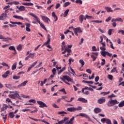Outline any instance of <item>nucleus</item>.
<instances>
[{
    "instance_id": "1",
    "label": "nucleus",
    "mask_w": 124,
    "mask_h": 124,
    "mask_svg": "<svg viewBox=\"0 0 124 124\" xmlns=\"http://www.w3.org/2000/svg\"><path fill=\"white\" fill-rule=\"evenodd\" d=\"M28 15L34 18V21L32 22V23L34 24H39V25H40V27H41L42 29H44V30L45 31H47V29H46L45 25H44L43 24L41 23V22H40V19L39 18V17H38V16H37L35 15H34V14L32 13H28Z\"/></svg>"
},
{
    "instance_id": "2",
    "label": "nucleus",
    "mask_w": 124,
    "mask_h": 124,
    "mask_svg": "<svg viewBox=\"0 0 124 124\" xmlns=\"http://www.w3.org/2000/svg\"><path fill=\"white\" fill-rule=\"evenodd\" d=\"M73 47V45H68L67 46H61V51H63L61 53L62 54H64L65 53H68L67 55H64L63 56L64 57H68L70 55V52H71V50L70 48Z\"/></svg>"
},
{
    "instance_id": "3",
    "label": "nucleus",
    "mask_w": 124,
    "mask_h": 124,
    "mask_svg": "<svg viewBox=\"0 0 124 124\" xmlns=\"http://www.w3.org/2000/svg\"><path fill=\"white\" fill-rule=\"evenodd\" d=\"M75 118V117H73L72 118L69 120V121L68 120V118L66 117L63 119V120H61L60 121H59L58 123H56L55 124H74V119Z\"/></svg>"
},
{
    "instance_id": "4",
    "label": "nucleus",
    "mask_w": 124,
    "mask_h": 124,
    "mask_svg": "<svg viewBox=\"0 0 124 124\" xmlns=\"http://www.w3.org/2000/svg\"><path fill=\"white\" fill-rule=\"evenodd\" d=\"M118 101H117V100L114 99H110L109 101H108V103L107 104V106L108 107H113L114 106L118 104Z\"/></svg>"
},
{
    "instance_id": "5",
    "label": "nucleus",
    "mask_w": 124,
    "mask_h": 124,
    "mask_svg": "<svg viewBox=\"0 0 124 124\" xmlns=\"http://www.w3.org/2000/svg\"><path fill=\"white\" fill-rule=\"evenodd\" d=\"M82 110V107L78 106V108H67V111L68 112H74L76 111H80Z\"/></svg>"
},
{
    "instance_id": "6",
    "label": "nucleus",
    "mask_w": 124,
    "mask_h": 124,
    "mask_svg": "<svg viewBox=\"0 0 124 124\" xmlns=\"http://www.w3.org/2000/svg\"><path fill=\"white\" fill-rule=\"evenodd\" d=\"M81 76L83 77V79L84 80H87L88 79H89V80H92L95 78V74H93V75H91V77H88L87 74H83V75H79L78 77H81Z\"/></svg>"
},
{
    "instance_id": "7",
    "label": "nucleus",
    "mask_w": 124,
    "mask_h": 124,
    "mask_svg": "<svg viewBox=\"0 0 124 124\" xmlns=\"http://www.w3.org/2000/svg\"><path fill=\"white\" fill-rule=\"evenodd\" d=\"M50 44V35L48 34L47 35V42H45L43 45H42V47H44V46H46L47 48H50V46L48 45Z\"/></svg>"
},
{
    "instance_id": "8",
    "label": "nucleus",
    "mask_w": 124,
    "mask_h": 124,
    "mask_svg": "<svg viewBox=\"0 0 124 124\" xmlns=\"http://www.w3.org/2000/svg\"><path fill=\"white\" fill-rule=\"evenodd\" d=\"M101 50H102V51H101V55H102V56L105 57L108 56V57H111V56H112V54H111L107 51H105V50H102L101 49Z\"/></svg>"
},
{
    "instance_id": "9",
    "label": "nucleus",
    "mask_w": 124,
    "mask_h": 124,
    "mask_svg": "<svg viewBox=\"0 0 124 124\" xmlns=\"http://www.w3.org/2000/svg\"><path fill=\"white\" fill-rule=\"evenodd\" d=\"M99 39H101V41H99V43H100L101 45H102V46H101V47H99V49H100L102 50H106V48H105V42H103V37H102V36L99 37Z\"/></svg>"
},
{
    "instance_id": "10",
    "label": "nucleus",
    "mask_w": 124,
    "mask_h": 124,
    "mask_svg": "<svg viewBox=\"0 0 124 124\" xmlns=\"http://www.w3.org/2000/svg\"><path fill=\"white\" fill-rule=\"evenodd\" d=\"M73 31H74V33H75V35H76V36H78V34L77 33H82V30H81V28H79V27L74 28Z\"/></svg>"
},
{
    "instance_id": "11",
    "label": "nucleus",
    "mask_w": 124,
    "mask_h": 124,
    "mask_svg": "<svg viewBox=\"0 0 124 124\" xmlns=\"http://www.w3.org/2000/svg\"><path fill=\"white\" fill-rule=\"evenodd\" d=\"M91 54H93L90 55V58H91V59H93V62H95V61H96V59H97V56H98V53L91 52Z\"/></svg>"
},
{
    "instance_id": "12",
    "label": "nucleus",
    "mask_w": 124,
    "mask_h": 124,
    "mask_svg": "<svg viewBox=\"0 0 124 124\" xmlns=\"http://www.w3.org/2000/svg\"><path fill=\"white\" fill-rule=\"evenodd\" d=\"M36 103H38L39 107L40 108H47V105H46V104L42 101H36Z\"/></svg>"
},
{
    "instance_id": "13",
    "label": "nucleus",
    "mask_w": 124,
    "mask_h": 124,
    "mask_svg": "<svg viewBox=\"0 0 124 124\" xmlns=\"http://www.w3.org/2000/svg\"><path fill=\"white\" fill-rule=\"evenodd\" d=\"M101 122L103 124H112V123H111V120L107 118H102V119H101Z\"/></svg>"
},
{
    "instance_id": "14",
    "label": "nucleus",
    "mask_w": 124,
    "mask_h": 124,
    "mask_svg": "<svg viewBox=\"0 0 124 124\" xmlns=\"http://www.w3.org/2000/svg\"><path fill=\"white\" fill-rule=\"evenodd\" d=\"M41 17V19H42V21H44L45 23H46L47 24H49L50 21V19H49V18H48L47 16H40Z\"/></svg>"
},
{
    "instance_id": "15",
    "label": "nucleus",
    "mask_w": 124,
    "mask_h": 124,
    "mask_svg": "<svg viewBox=\"0 0 124 124\" xmlns=\"http://www.w3.org/2000/svg\"><path fill=\"white\" fill-rule=\"evenodd\" d=\"M61 80L63 79L64 81L67 80L68 82H73V79H71L67 76H63L62 78H60Z\"/></svg>"
},
{
    "instance_id": "16",
    "label": "nucleus",
    "mask_w": 124,
    "mask_h": 124,
    "mask_svg": "<svg viewBox=\"0 0 124 124\" xmlns=\"http://www.w3.org/2000/svg\"><path fill=\"white\" fill-rule=\"evenodd\" d=\"M13 18H15L16 19H20L21 20H25L27 21V22H30V20H28V18H24L22 17L19 16H13Z\"/></svg>"
},
{
    "instance_id": "17",
    "label": "nucleus",
    "mask_w": 124,
    "mask_h": 124,
    "mask_svg": "<svg viewBox=\"0 0 124 124\" xmlns=\"http://www.w3.org/2000/svg\"><path fill=\"white\" fill-rule=\"evenodd\" d=\"M87 19H88L84 18V16L82 15H79L78 16V20L79 21V23H81V24L83 22V20H86Z\"/></svg>"
},
{
    "instance_id": "18",
    "label": "nucleus",
    "mask_w": 124,
    "mask_h": 124,
    "mask_svg": "<svg viewBox=\"0 0 124 124\" xmlns=\"http://www.w3.org/2000/svg\"><path fill=\"white\" fill-rule=\"evenodd\" d=\"M105 102V97H102L101 98L97 100V103H98V104H102Z\"/></svg>"
},
{
    "instance_id": "19",
    "label": "nucleus",
    "mask_w": 124,
    "mask_h": 124,
    "mask_svg": "<svg viewBox=\"0 0 124 124\" xmlns=\"http://www.w3.org/2000/svg\"><path fill=\"white\" fill-rule=\"evenodd\" d=\"M36 63H38V61H35V62H33V63H32V64L30 66V67H28L27 72H30L31 68H33V67L35 66V65H36Z\"/></svg>"
},
{
    "instance_id": "20",
    "label": "nucleus",
    "mask_w": 124,
    "mask_h": 124,
    "mask_svg": "<svg viewBox=\"0 0 124 124\" xmlns=\"http://www.w3.org/2000/svg\"><path fill=\"white\" fill-rule=\"evenodd\" d=\"M6 17H7V14H1L0 16V20H4Z\"/></svg>"
},
{
    "instance_id": "21",
    "label": "nucleus",
    "mask_w": 124,
    "mask_h": 124,
    "mask_svg": "<svg viewBox=\"0 0 124 124\" xmlns=\"http://www.w3.org/2000/svg\"><path fill=\"white\" fill-rule=\"evenodd\" d=\"M80 116L83 118H85L86 119H89V116L87 114L85 113H79V114L76 115V117Z\"/></svg>"
},
{
    "instance_id": "22",
    "label": "nucleus",
    "mask_w": 124,
    "mask_h": 124,
    "mask_svg": "<svg viewBox=\"0 0 124 124\" xmlns=\"http://www.w3.org/2000/svg\"><path fill=\"white\" fill-rule=\"evenodd\" d=\"M25 25L26 26V28H25V30H26V31L31 32V29L30 28L31 27V24L30 23L25 24Z\"/></svg>"
},
{
    "instance_id": "23",
    "label": "nucleus",
    "mask_w": 124,
    "mask_h": 124,
    "mask_svg": "<svg viewBox=\"0 0 124 124\" xmlns=\"http://www.w3.org/2000/svg\"><path fill=\"white\" fill-rule=\"evenodd\" d=\"M123 22V20L121 18H112L111 20V22Z\"/></svg>"
},
{
    "instance_id": "24",
    "label": "nucleus",
    "mask_w": 124,
    "mask_h": 124,
    "mask_svg": "<svg viewBox=\"0 0 124 124\" xmlns=\"http://www.w3.org/2000/svg\"><path fill=\"white\" fill-rule=\"evenodd\" d=\"M93 112H94L95 114H98L99 113L102 112V109L98 108H96L95 109H93Z\"/></svg>"
},
{
    "instance_id": "25",
    "label": "nucleus",
    "mask_w": 124,
    "mask_h": 124,
    "mask_svg": "<svg viewBox=\"0 0 124 124\" xmlns=\"http://www.w3.org/2000/svg\"><path fill=\"white\" fill-rule=\"evenodd\" d=\"M78 101L79 102H82L83 103H88V101L87 100H85V99L83 98H78Z\"/></svg>"
},
{
    "instance_id": "26",
    "label": "nucleus",
    "mask_w": 124,
    "mask_h": 124,
    "mask_svg": "<svg viewBox=\"0 0 124 124\" xmlns=\"http://www.w3.org/2000/svg\"><path fill=\"white\" fill-rule=\"evenodd\" d=\"M28 81L27 80L24 81V82L21 83V84L18 85V88H20L21 87H24L26 86V84H27Z\"/></svg>"
},
{
    "instance_id": "27",
    "label": "nucleus",
    "mask_w": 124,
    "mask_h": 124,
    "mask_svg": "<svg viewBox=\"0 0 124 124\" xmlns=\"http://www.w3.org/2000/svg\"><path fill=\"white\" fill-rule=\"evenodd\" d=\"M8 74H10V71H7L3 75H1V77H3V78H7Z\"/></svg>"
},
{
    "instance_id": "28",
    "label": "nucleus",
    "mask_w": 124,
    "mask_h": 124,
    "mask_svg": "<svg viewBox=\"0 0 124 124\" xmlns=\"http://www.w3.org/2000/svg\"><path fill=\"white\" fill-rule=\"evenodd\" d=\"M8 106L6 104H3V108H1V112L4 111V110L7 109Z\"/></svg>"
},
{
    "instance_id": "29",
    "label": "nucleus",
    "mask_w": 124,
    "mask_h": 124,
    "mask_svg": "<svg viewBox=\"0 0 124 124\" xmlns=\"http://www.w3.org/2000/svg\"><path fill=\"white\" fill-rule=\"evenodd\" d=\"M105 10H107V12L108 13H113V10L111 9V8H110L109 7H107L105 8Z\"/></svg>"
},
{
    "instance_id": "30",
    "label": "nucleus",
    "mask_w": 124,
    "mask_h": 124,
    "mask_svg": "<svg viewBox=\"0 0 124 124\" xmlns=\"http://www.w3.org/2000/svg\"><path fill=\"white\" fill-rule=\"evenodd\" d=\"M52 16L54 18V22H56V21H58V17L56 16V15H55V12H53L52 13Z\"/></svg>"
},
{
    "instance_id": "31",
    "label": "nucleus",
    "mask_w": 124,
    "mask_h": 124,
    "mask_svg": "<svg viewBox=\"0 0 124 124\" xmlns=\"http://www.w3.org/2000/svg\"><path fill=\"white\" fill-rule=\"evenodd\" d=\"M10 23L13 24V25H22V23L21 22H12V21H10Z\"/></svg>"
},
{
    "instance_id": "32",
    "label": "nucleus",
    "mask_w": 124,
    "mask_h": 124,
    "mask_svg": "<svg viewBox=\"0 0 124 124\" xmlns=\"http://www.w3.org/2000/svg\"><path fill=\"white\" fill-rule=\"evenodd\" d=\"M22 5L27 6H33V4L30 2V3H22Z\"/></svg>"
},
{
    "instance_id": "33",
    "label": "nucleus",
    "mask_w": 124,
    "mask_h": 124,
    "mask_svg": "<svg viewBox=\"0 0 124 124\" xmlns=\"http://www.w3.org/2000/svg\"><path fill=\"white\" fill-rule=\"evenodd\" d=\"M68 13H69V9L66 10V11H64V13L63 14V17L67 16Z\"/></svg>"
},
{
    "instance_id": "34",
    "label": "nucleus",
    "mask_w": 124,
    "mask_h": 124,
    "mask_svg": "<svg viewBox=\"0 0 124 124\" xmlns=\"http://www.w3.org/2000/svg\"><path fill=\"white\" fill-rule=\"evenodd\" d=\"M84 18L87 19H93V16L88 15L84 16Z\"/></svg>"
},
{
    "instance_id": "35",
    "label": "nucleus",
    "mask_w": 124,
    "mask_h": 124,
    "mask_svg": "<svg viewBox=\"0 0 124 124\" xmlns=\"http://www.w3.org/2000/svg\"><path fill=\"white\" fill-rule=\"evenodd\" d=\"M58 114L61 115V116L63 117L64 116V115L63 114H67V112H65L64 111H60L58 112Z\"/></svg>"
},
{
    "instance_id": "36",
    "label": "nucleus",
    "mask_w": 124,
    "mask_h": 124,
    "mask_svg": "<svg viewBox=\"0 0 124 124\" xmlns=\"http://www.w3.org/2000/svg\"><path fill=\"white\" fill-rule=\"evenodd\" d=\"M14 114H13V112L9 113V118L13 119L14 117Z\"/></svg>"
},
{
    "instance_id": "37",
    "label": "nucleus",
    "mask_w": 124,
    "mask_h": 124,
    "mask_svg": "<svg viewBox=\"0 0 124 124\" xmlns=\"http://www.w3.org/2000/svg\"><path fill=\"white\" fill-rule=\"evenodd\" d=\"M34 56H35V53L30 54V55H28V56L26 57V58H31V59H33L34 58Z\"/></svg>"
},
{
    "instance_id": "38",
    "label": "nucleus",
    "mask_w": 124,
    "mask_h": 124,
    "mask_svg": "<svg viewBox=\"0 0 124 124\" xmlns=\"http://www.w3.org/2000/svg\"><path fill=\"white\" fill-rule=\"evenodd\" d=\"M19 10L20 12L24 11H25V6H20V8H16Z\"/></svg>"
},
{
    "instance_id": "39",
    "label": "nucleus",
    "mask_w": 124,
    "mask_h": 124,
    "mask_svg": "<svg viewBox=\"0 0 124 124\" xmlns=\"http://www.w3.org/2000/svg\"><path fill=\"white\" fill-rule=\"evenodd\" d=\"M9 49H10V50L11 51H15V52H16V48L14 47V46H10V47H9Z\"/></svg>"
},
{
    "instance_id": "40",
    "label": "nucleus",
    "mask_w": 124,
    "mask_h": 124,
    "mask_svg": "<svg viewBox=\"0 0 124 124\" xmlns=\"http://www.w3.org/2000/svg\"><path fill=\"white\" fill-rule=\"evenodd\" d=\"M124 107V101L121 102V103H119L118 104V107L122 108Z\"/></svg>"
},
{
    "instance_id": "41",
    "label": "nucleus",
    "mask_w": 124,
    "mask_h": 124,
    "mask_svg": "<svg viewBox=\"0 0 124 124\" xmlns=\"http://www.w3.org/2000/svg\"><path fill=\"white\" fill-rule=\"evenodd\" d=\"M113 32H115V30L110 29L108 31V34L109 35H111V33Z\"/></svg>"
},
{
    "instance_id": "42",
    "label": "nucleus",
    "mask_w": 124,
    "mask_h": 124,
    "mask_svg": "<svg viewBox=\"0 0 124 124\" xmlns=\"http://www.w3.org/2000/svg\"><path fill=\"white\" fill-rule=\"evenodd\" d=\"M91 22L99 24V23H102L103 21L102 20H93V21H91Z\"/></svg>"
},
{
    "instance_id": "43",
    "label": "nucleus",
    "mask_w": 124,
    "mask_h": 124,
    "mask_svg": "<svg viewBox=\"0 0 124 124\" xmlns=\"http://www.w3.org/2000/svg\"><path fill=\"white\" fill-rule=\"evenodd\" d=\"M82 82H83L84 83H87V84H93V82L90 81H87L85 80H82Z\"/></svg>"
},
{
    "instance_id": "44",
    "label": "nucleus",
    "mask_w": 124,
    "mask_h": 124,
    "mask_svg": "<svg viewBox=\"0 0 124 124\" xmlns=\"http://www.w3.org/2000/svg\"><path fill=\"white\" fill-rule=\"evenodd\" d=\"M28 118H30L31 120H32L35 122H40L41 121V120H40V119H34L33 118H31V117H28Z\"/></svg>"
},
{
    "instance_id": "45",
    "label": "nucleus",
    "mask_w": 124,
    "mask_h": 124,
    "mask_svg": "<svg viewBox=\"0 0 124 124\" xmlns=\"http://www.w3.org/2000/svg\"><path fill=\"white\" fill-rule=\"evenodd\" d=\"M16 62H15V63H13V65H12V70H16Z\"/></svg>"
},
{
    "instance_id": "46",
    "label": "nucleus",
    "mask_w": 124,
    "mask_h": 124,
    "mask_svg": "<svg viewBox=\"0 0 124 124\" xmlns=\"http://www.w3.org/2000/svg\"><path fill=\"white\" fill-rule=\"evenodd\" d=\"M70 5V2H66L63 4V7H64V8L67 7H68V6H69Z\"/></svg>"
},
{
    "instance_id": "47",
    "label": "nucleus",
    "mask_w": 124,
    "mask_h": 124,
    "mask_svg": "<svg viewBox=\"0 0 124 124\" xmlns=\"http://www.w3.org/2000/svg\"><path fill=\"white\" fill-rule=\"evenodd\" d=\"M110 93V91L108 92H102L101 93V95H103V96L107 95L108 94H109Z\"/></svg>"
},
{
    "instance_id": "48",
    "label": "nucleus",
    "mask_w": 124,
    "mask_h": 124,
    "mask_svg": "<svg viewBox=\"0 0 124 124\" xmlns=\"http://www.w3.org/2000/svg\"><path fill=\"white\" fill-rule=\"evenodd\" d=\"M20 96L19 95V94L16 93H16H13L12 94H10L9 95V96Z\"/></svg>"
},
{
    "instance_id": "49",
    "label": "nucleus",
    "mask_w": 124,
    "mask_h": 124,
    "mask_svg": "<svg viewBox=\"0 0 124 124\" xmlns=\"http://www.w3.org/2000/svg\"><path fill=\"white\" fill-rule=\"evenodd\" d=\"M0 39L3 40L2 41H3V42H7V41L11 40L10 38H8V37H7V38H3V39Z\"/></svg>"
},
{
    "instance_id": "50",
    "label": "nucleus",
    "mask_w": 124,
    "mask_h": 124,
    "mask_svg": "<svg viewBox=\"0 0 124 124\" xmlns=\"http://www.w3.org/2000/svg\"><path fill=\"white\" fill-rule=\"evenodd\" d=\"M79 62L81 64V67L84 65V61H83V60H79Z\"/></svg>"
},
{
    "instance_id": "51",
    "label": "nucleus",
    "mask_w": 124,
    "mask_h": 124,
    "mask_svg": "<svg viewBox=\"0 0 124 124\" xmlns=\"http://www.w3.org/2000/svg\"><path fill=\"white\" fill-rule=\"evenodd\" d=\"M113 78V77L112 76V75H108V79H109V80H112Z\"/></svg>"
},
{
    "instance_id": "52",
    "label": "nucleus",
    "mask_w": 124,
    "mask_h": 124,
    "mask_svg": "<svg viewBox=\"0 0 124 124\" xmlns=\"http://www.w3.org/2000/svg\"><path fill=\"white\" fill-rule=\"evenodd\" d=\"M0 65H3L4 66H6L7 67H9V68H10V66H8V64H6V63H5V62L0 63Z\"/></svg>"
},
{
    "instance_id": "53",
    "label": "nucleus",
    "mask_w": 124,
    "mask_h": 124,
    "mask_svg": "<svg viewBox=\"0 0 124 124\" xmlns=\"http://www.w3.org/2000/svg\"><path fill=\"white\" fill-rule=\"evenodd\" d=\"M9 97L11 98L14 99L16 97H17L19 99H20V96H13V95H10L9 96Z\"/></svg>"
},
{
    "instance_id": "54",
    "label": "nucleus",
    "mask_w": 124,
    "mask_h": 124,
    "mask_svg": "<svg viewBox=\"0 0 124 124\" xmlns=\"http://www.w3.org/2000/svg\"><path fill=\"white\" fill-rule=\"evenodd\" d=\"M5 86H6V88L9 89L11 90V89H12V87L11 86V84H5Z\"/></svg>"
},
{
    "instance_id": "55",
    "label": "nucleus",
    "mask_w": 124,
    "mask_h": 124,
    "mask_svg": "<svg viewBox=\"0 0 124 124\" xmlns=\"http://www.w3.org/2000/svg\"><path fill=\"white\" fill-rule=\"evenodd\" d=\"M28 102L29 103H32L33 104H35L36 103V101H35V100L34 99H31L30 100H28Z\"/></svg>"
},
{
    "instance_id": "56",
    "label": "nucleus",
    "mask_w": 124,
    "mask_h": 124,
    "mask_svg": "<svg viewBox=\"0 0 124 124\" xmlns=\"http://www.w3.org/2000/svg\"><path fill=\"white\" fill-rule=\"evenodd\" d=\"M75 2L77 4H82V0H76L75 1Z\"/></svg>"
},
{
    "instance_id": "57",
    "label": "nucleus",
    "mask_w": 124,
    "mask_h": 124,
    "mask_svg": "<svg viewBox=\"0 0 124 124\" xmlns=\"http://www.w3.org/2000/svg\"><path fill=\"white\" fill-rule=\"evenodd\" d=\"M19 78H20V76H13V79L18 80Z\"/></svg>"
},
{
    "instance_id": "58",
    "label": "nucleus",
    "mask_w": 124,
    "mask_h": 124,
    "mask_svg": "<svg viewBox=\"0 0 124 124\" xmlns=\"http://www.w3.org/2000/svg\"><path fill=\"white\" fill-rule=\"evenodd\" d=\"M116 97V96L113 94H112L111 95L108 96V98H111Z\"/></svg>"
},
{
    "instance_id": "59",
    "label": "nucleus",
    "mask_w": 124,
    "mask_h": 124,
    "mask_svg": "<svg viewBox=\"0 0 124 124\" xmlns=\"http://www.w3.org/2000/svg\"><path fill=\"white\" fill-rule=\"evenodd\" d=\"M10 3H12L14 4H15V5H18L19 3V2L17 1H13V2H11Z\"/></svg>"
},
{
    "instance_id": "60",
    "label": "nucleus",
    "mask_w": 124,
    "mask_h": 124,
    "mask_svg": "<svg viewBox=\"0 0 124 124\" xmlns=\"http://www.w3.org/2000/svg\"><path fill=\"white\" fill-rule=\"evenodd\" d=\"M75 99V98H70V100L69 101H67V100H64V101H66V102H68V103H70V102H71V101H73V100H74V99Z\"/></svg>"
},
{
    "instance_id": "61",
    "label": "nucleus",
    "mask_w": 124,
    "mask_h": 124,
    "mask_svg": "<svg viewBox=\"0 0 124 124\" xmlns=\"http://www.w3.org/2000/svg\"><path fill=\"white\" fill-rule=\"evenodd\" d=\"M105 64V60L102 59V62H101V65L102 66H103Z\"/></svg>"
},
{
    "instance_id": "62",
    "label": "nucleus",
    "mask_w": 124,
    "mask_h": 124,
    "mask_svg": "<svg viewBox=\"0 0 124 124\" xmlns=\"http://www.w3.org/2000/svg\"><path fill=\"white\" fill-rule=\"evenodd\" d=\"M68 62H69V63H68V64H70L72 62H74V59H69V60H68Z\"/></svg>"
},
{
    "instance_id": "63",
    "label": "nucleus",
    "mask_w": 124,
    "mask_h": 124,
    "mask_svg": "<svg viewBox=\"0 0 124 124\" xmlns=\"http://www.w3.org/2000/svg\"><path fill=\"white\" fill-rule=\"evenodd\" d=\"M52 72L53 73V75H55L56 74V69H55V68H53L52 70Z\"/></svg>"
},
{
    "instance_id": "64",
    "label": "nucleus",
    "mask_w": 124,
    "mask_h": 124,
    "mask_svg": "<svg viewBox=\"0 0 124 124\" xmlns=\"http://www.w3.org/2000/svg\"><path fill=\"white\" fill-rule=\"evenodd\" d=\"M117 73V70H116V68L114 67L113 68V69H112V70H111V71H110V73Z\"/></svg>"
}]
</instances>
